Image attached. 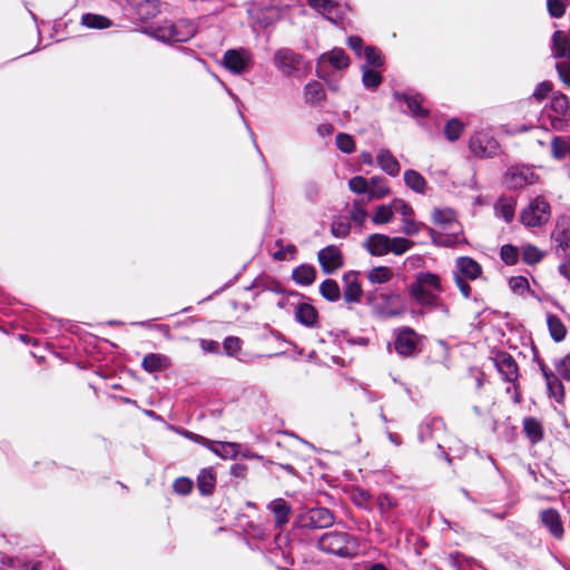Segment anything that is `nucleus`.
<instances>
[{
  "mask_svg": "<svg viewBox=\"0 0 570 570\" xmlns=\"http://www.w3.org/2000/svg\"><path fill=\"white\" fill-rule=\"evenodd\" d=\"M267 509L274 514L276 527L282 528L288 522L291 507L284 499L278 498L271 501Z\"/></svg>",
  "mask_w": 570,
  "mask_h": 570,
  "instance_id": "nucleus-25",
  "label": "nucleus"
},
{
  "mask_svg": "<svg viewBox=\"0 0 570 570\" xmlns=\"http://www.w3.org/2000/svg\"><path fill=\"white\" fill-rule=\"evenodd\" d=\"M390 237L383 234H372L365 240V247L373 256H383L389 253Z\"/></svg>",
  "mask_w": 570,
  "mask_h": 570,
  "instance_id": "nucleus-23",
  "label": "nucleus"
},
{
  "mask_svg": "<svg viewBox=\"0 0 570 570\" xmlns=\"http://www.w3.org/2000/svg\"><path fill=\"white\" fill-rule=\"evenodd\" d=\"M304 101L309 106H320L325 100V91L321 82L311 81L304 87Z\"/></svg>",
  "mask_w": 570,
  "mask_h": 570,
  "instance_id": "nucleus-27",
  "label": "nucleus"
},
{
  "mask_svg": "<svg viewBox=\"0 0 570 570\" xmlns=\"http://www.w3.org/2000/svg\"><path fill=\"white\" fill-rule=\"evenodd\" d=\"M405 185L417 194H424L426 188L425 178L414 169H407L404 171Z\"/></svg>",
  "mask_w": 570,
  "mask_h": 570,
  "instance_id": "nucleus-35",
  "label": "nucleus"
},
{
  "mask_svg": "<svg viewBox=\"0 0 570 570\" xmlns=\"http://www.w3.org/2000/svg\"><path fill=\"white\" fill-rule=\"evenodd\" d=\"M362 82L364 87L368 90H376L377 87L382 82V76L380 72L368 68L367 66H362Z\"/></svg>",
  "mask_w": 570,
  "mask_h": 570,
  "instance_id": "nucleus-41",
  "label": "nucleus"
},
{
  "mask_svg": "<svg viewBox=\"0 0 570 570\" xmlns=\"http://www.w3.org/2000/svg\"><path fill=\"white\" fill-rule=\"evenodd\" d=\"M295 321L308 328H316L320 326L318 312L309 303L301 302L294 307Z\"/></svg>",
  "mask_w": 570,
  "mask_h": 570,
  "instance_id": "nucleus-17",
  "label": "nucleus"
},
{
  "mask_svg": "<svg viewBox=\"0 0 570 570\" xmlns=\"http://www.w3.org/2000/svg\"><path fill=\"white\" fill-rule=\"evenodd\" d=\"M368 189V202L381 199L390 194V188L383 177H372Z\"/></svg>",
  "mask_w": 570,
  "mask_h": 570,
  "instance_id": "nucleus-38",
  "label": "nucleus"
},
{
  "mask_svg": "<svg viewBox=\"0 0 570 570\" xmlns=\"http://www.w3.org/2000/svg\"><path fill=\"white\" fill-rule=\"evenodd\" d=\"M444 429V423L441 419H430L424 421L419 428V440L420 442H426L430 440L438 439L434 433L440 432Z\"/></svg>",
  "mask_w": 570,
  "mask_h": 570,
  "instance_id": "nucleus-29",
  "label": "nucleus"
},
{
  "mask_svg": "<svg viewBox=\"0 0 570 570\" xmlns=\"http://www.w3.org/2000/svg\"><path fill=\"white\" fill-rule=\"evenodd\" d=\"M552 237L558 246L563 250L570 248V227H561L560 225H557Z\"/></svg>",
  "mask_w": 570,
  "mask_h": 570,
  "instance_id": "nucleus-49",
  "label": "nucleus"
},
{
  "mask_svg": "<svg viewBox=\"0 0 570 570\" xmlns=\"http://www.w3.org/2000/svg\"><path fill=\"white\" fill-rule=\"evenodd\" d=\"M337 148L345 154H351L355 149V142L352 136L340 132L335 138Z\"/></svg>",
  "mask_w": 570,
  "mask_h": 570,
  "instance_id": "nucleus-53",
  "label": "nucleus"
},
{
  "mask_svg": "<svg viewBox=\"0 0 570 570\" xmlns=\"http://www.w3.org/2000/svg\"><path fill=\"white\" fill-rule=\"evenodd\" d=\"M307 3L334 23L342 20L347 10V7L341 4L337 0H307Z\"/></svg>",
  "mask_w": 570,
  "mask_h": 570,
  "instance_id": "nucleus-14",
  "label": "nucleus"
},
{
  "mask_svg": "<svg viewBox=\"0 0 570 570\" xmlns=\"http://www.w3.org/2000/svg\"><path fill=\"white\" fill-rule=\"evenodd\" d=\"M392 206L394 213H400L402 215V219L413 216L412 207L402 199H394Z\"/></svg>",
  "mask_w": 570,
  "mask_h": 570,
  "instance_id": "nucleus-62",
  "label": "nucleus"
},
{
  "mask_svg": "<svg viewBox=\"0 0 570 570\" xmlns=\"http://www.w3.org/2000/svg\"><path fill=\"white\" fill-rule=\"evenodd\" d=\"M553 85L550 81H542L537 85V87L533 90L532 97L538 100L542 101L547 96L552 92Z\"/></svg>",
  "mask_w": 570,
  "mask_h": 570,
  "instance_id": "nucleus-60",
  "label": "nucleus"
},
{
  "mask_svg": "<svg viewBox=\"0 0 570 570\" xmlns=\"http://www.w3.org/2000/svg\"><path fill=\"white\" fill-rule=\"evenodd\" d=\"M432 218L436 225H440L445 230L450 232L449 234H443L430 229V235L434 244L451 247L460 242L461 226L451 209H435Z\"/></svg>",
  "mask_w": 570,
  "mask_h": 570,
  "instance_id": "nucleus-2",
  "label": "nucleus"
},
{
  "mask_svg": "<svg viewBox=\"0 0 570 570\" xmlns=\"http://www.w3.org/2000/svg\"><path fill=\"white\" fill-rule=\"evenodd\" d=\"M344 289L343 297L347 303L360 302L362 287L357 279V273L348 272L343 276Z\"/></svg>",
  "mask_w": 570,
  "mask_h": 570,
  "instance_id": "nucleus-19",
  "label": "nucleus"
},
{
  "mask_svg": "<svg viewBox=\"0 0 570 570\" xmlns=\"http://www.w3.org/2000/svg\"><path fill=\"white\" fill-rule=\"evenodd\" d=\"M542 373L546 380L548 393L552 396L557 402H560L563 399V385L559 377L544 366L541 367Z\"/></svg>",
  "mask_w": 570,
  "mask_h": 570,
  "instance_id": "nucleus-30",
  "label": "nucleus"
},
{
  "mask_svg": "<svg viewBox=\"0 0 570 570\" xmlns=\"http://www.w3.org/2000/svg\"><path fill=\"white\" fill-rule=\"evenodd\" d=\"M393 277V271L392 268L387 266H377L372 268L367 273V279L372 284H385L390 282Z\"/></svg>",
  "mask_w": 570,
  "mask_h": 570,
  "instance_id": "nucleus-40",
  "label": "nucleus"
},
{
  "mask_svg": "<svg viewBox=\"0 0 570 570\" xmlns=\"http://www.w3.org/2000/svg\"><path fill=\"white\" fill-rule=\"evenodd\" d=\"M547 8L552 18H561L566 12V4L561 0H547Z\"/></svg>",
  "mask_w": 570,
  "mask_h": 570,
  "instance_id": "nucleus-61",
  "label": "nucleus"
},
{
  "mask_svg": "<svg viewBox=\"0 0 570 570\" xmlns=\"http://www.w3.org/2000/svg\"><path fill=\"white\" fill-rule=\"evenodd\" d=\"M216 484V475L213 469H203L197 476V488L202 495L213 493Z\"/></svg>",
  "mask_w": 570,
  "mask_h": 570,
  "instance_id": "nucleus-32",
  "label": "nucleus"
},
{
  "mask_svg": "<svg viewBox=\"0 0 570 570\" xmlns=\"http://www.w3.org/2000/svg\"><path fill=\"white\" fill-rule=\"evenodd\" d=\"M509 286L514 294L524 295L530 291L529 281L524 276H512L509 279Z\"/></svg>",
  "mask_w": 570,
  "mask_h": 570,
  "instance_id": "nucleus-51",
  "label": "nucleus"
},
{
  "mask_svg": "<svg viewBox=\"0 0 570 570\" xmlns=\"http://www.w3.org/2000/svg\"><path fill=\"white\" fill-rule=\"evenodd\" d=\"M419 335L414 330L404 327L395 335L394 347L402 356H414L419 352Z\"/></svg>",
  "mask_w": 570,
  "mask_h": 570,
  "instance_id": "nucleus-12",
  "label": "nucleus"
},
{
  "mask_svg": "<svg viewBox=\"0 0 570 570\" xmlns=\"http://www.w3.org/2000/svg\"><path fill=\"white\" fill-rule=\"evenodd\" d=\"M421 225L413 219V216L402 219V232L409 236L416 235Z\"/></svg>",
  "mask_w": 570,
  "mask_h": 570,
  "instance_id": "nucleus-63",
  "label": "nucleus"
},
{
  "mask_svg": "<svg viewBox=\"0 0 570 570\" xmlns=\"http://www.w3.org/2000/svg\"><path fill=\"white\" fill-rule=\"evenodd\" d=\"M141 366L146 372L154 373L168 368L170 361L164 354L149 353L142 358Z\"/></svg>",
  "mask_w": 570,
  "mask_h": 570,
  "instance_id": "nucleus-28",
  "label": "nucleus"
},
{
  "mask_svg": "<svg viewBox=\"0 0 570 570\" xmlns=\"http://www.w3.org/2000/svg\"><path fill=\"white\" fill-rule=\"evenodd\" d=\"M543 257V254L541 250H539L535 246L528 245L523 247L522 250V259L529 264L533 265L539 263Z\"/></svg>",
  "mask_w": 570,
  "mask_h": 570,
  "instance_id": "nucleus-54",
  "label": "nucleus"
},
{
  "mask_svg": "<svg viewBox=\"0 0 570 570\" xmlns=\"http://www.w3.org/2000/svg\"><path fill=\"white\" fill-rule=\"evenodd\" d=\"M523 431L532 443H538L543 438V428L534 417L523 420Z\"/></svg>",
  "mask_w": 570,
  "mask_h": 570,
  "instance_id": "nucleus-37",
  "label": "nucleus"
},
{
  "mask_svg": "<svg viewBox=\"0 0 570 570\" xmlns=\"http://www.w3.org/2000/svg\"><path fill=\"white\" fill-rule=\"evenodd\" d=\"M517 202L513 198H500L495 205L498 216L510 223L514 217Z\"/></svg>",
  "mask_w": 570,
  "mask_h": 570,
  "instance_id": "nucleus-39",
  "label": "nucleus"
},
{
  "mask_svg": "<svg viewBox=\"0 0 570 570\" xmlns=\"http://www.w3.org/2000/svg\"><path fill=\"white\" fill-rule=\"evenodd\" d=\"M364 57L366 60V66L368 68L370 67L379 68L384 65V58H383L381 51L379 49H376L375 47H371V46L366 47L364 49Z\"/></svg>",
  "mask_w": 570,
  "mask_h": 570,
  "instance_id": "nucleus-48",
  "label": "nucleus"
},
{
  "mask_svg": "<svg viewBox=\"0 0 570 570\" xmlns=\"http://www.w3.org/2000/svg\"><path fill=\"white\" fill-rule=\"evenodd\" d=\"M330 62L335 69H344L350 65V59L341 48H334L320 57L318 63Z\"/></svg>",
  "mask_w": 570,
  "mask_h": 570,
  "instance_id": "nucleus-31",
  "label": "nucleus"
},
{
  "mask_svg": "<svg viewBox=\"0 0 570 570\" xmlns=\"http://www.w3.org/2000/svg\"><path fill=\"white\" fill-rule=\"evenodd\" d=\"M550 108L559 116H564L569 110V99L564 94H553Z\"/></svg>",
  "mask_w": 570,
  "mask_h": 570,
  "instance_id": "nucleus-46",
  "label": "nucleus"
},
{
  "mask_svg": "<svg viewBox=\"0 0 570 570\" xmlns=\"http://www.w3.org/2000/svg\"><path fill=\"white\" fill-rule=\"evenodd\" d=\"M331 230L334 237L344 238L350 234L351 226L347 219L338 218L332 223Z\"/></svg>",
  "mask_w": 570,
  "mask_h": 570,
  "instance_id": "nucleus-55",
  "label": "nucleus"
},
{
  "mask_svg": "<svg viewBox=\"0 0 570 570\" xmlns=\"http://www.w3.org/2000/svg\"><path fill=\"white\" fill-rule=\"evenodd\" d=\"M321 550L342 558H351L357 553V541L346 532L331 531L318 540Z\"/></svg>",
  "mask_w": 570,
  "mask_h": 570,
  "instance_id": "nucleus-4",
  "label": "nucleus"
},
{
  "mask_svg": "<svg viewBox=\"0 0 570 570\" xmlns=\"http://www.w3.org/2000/svg\"><path fill=\"white\" fill-rule=\"evenodd\" d=\"M81 26L88 28V29H107L112 23L109 18L102 14L97 13H85L81 16L80 20Z\"/></svg>",
  "mask_w": 570,
  "mask_h": 570,
  "instance_id": "nucleus-34",
  "label": "nucleus"
},
{
  "mask_svg": "<svg viewBox=\"0 0 570 570\" xmlns=\"http://www.w3.org/2000/svg\"><path fill=\"white\" fill-rule=\"evenodd\" d=\"M552 50L556 58H568L556 63V68L561 81L570 88V39L560 30L552 36Z\"/></svg>",
  "mask_w": 570,
  "mask_h": 570,
  "instance_id": "nucleus-6",
  "label": "nucleus"
},
{
  "mask_svg": "<svg viewBox=\"0 0 570 570\" xmlns=\"http://www.w3.org/2000/svg\"><path fill=\"white\" fill-rule=\"evenodd\" d=\"M551 155L557 160L570 158V136L554 137L551 141Z\"/></svg>",
  "mask_w": 570,
  "mask_h": 570,
  "instance_id": "nucleus-36",
  "label": "nucleus"
},
{
  "mask_svg": "<svg viewBox=\"0 0 570 570\" xmlns=\"http://www.w3.org/2000/svg\"><path fill=\"white\" fill-rule=\"evenodd\" d=\"M348 188L355 194H368L370 183L363 176H354L348 180Z\"/></svg>",
  "mask_w": 570,
  "mask_h": 570,
  "instance_id": "nucleus-56",
  "label": "nucleus"
},
{
  "mask_svg": "<svg viewBox=\"0 0 570 570\" xmlns=\"http://www.w3.org/2000/svg\"><path fill=\"white\" fill-rule=\"evenodd\" d=\"M558 373L570 381V355L566 356L558 365Z\"/></svg>",
  "mask_w": 570,
  "mask_h": 570,
  "instance_id": "nucleus-64",
  "label": "nucleus"
},
{
  "mask_svg": "<svg viewBox=\"0 0 570 570\" xmlns=\"http://www.w3.org/2000/svg\"><path fill=\"white\" fill-rule=\"evenodd\" d=\"M350 215H351V219L354 223L362 225L367 217V212L365 209V202L355 200L352 205Z\"/></svg>",
  "mask_w": 570,
  "mask_h": 570,
  "instance_id": "nucleus-52",
  "label": "nucleus"
},
{
  "mask_svg": "<svg viewBox=\"0 0 570 570\" xmlns=\"http://www.w3.org/2000/svg\"><path fill=\"white\" fill-rule=\"evenodd\" d=\"M320 265L325 274H332L343 266V256L335 245L321 249L317 254Z\"/></svg>",
  "mask_w": 570,
  "mask_h": 570,
  "instance_id": "nucleus-16",
  "label": "nucleus"
},
{
  "mask_svg": "<svg viewBox=\"0 0 570 570\" xmlns=\"http://www.w3.org/2000/svg\"><path fill=\"white\" fill-rule=\"evenodd\" d=\"M443 292L441 277L429 271H421L415 275L409 287L410 296L422 307L449 315V307L442 302L440 295Z\"/></svg>",
  "mask_w": 570,
  "mask_h": 570,
  "instance_id": "nucleus-1",
  "label": "nucleus"
},
{
  "mask_svg": "<svg viewBox=\"0 0 570 570\" xmlns=\"http://www.w3.org/2000/svg\"><path fill=\"white\" fill-rule=\"evenodd\" d=\"M197 32L196 23L188 19L164 21L151 29V35L163 42H186Z\"/></svg>",
  "mask_w": 570,
  "mask_h": 570,
  "instance_id": "nucleus-3",
  "label": "nucleus"
},
{
  "mask_svg": "<svg viewBox=\"0 0 570 570\" xmlns=\"http://www.w3.org/2000/svg\"><path fill=\"white\" fill-rule=\"evenodd\" d=\"M206 448L222 459H236L239 454L240 444L235 442H217L209 440V446Z\"/></svg>",
  "mask_w": 570,
  "mask_h": 570,
  "instance_id": "nucleus-26",
  "label": "nucleus"
},
{
  "mask_svg": "<svg viewBox=\"0 0 570 570\" xmlns=\"http://www.w3.org/2000/svg\"><path fill=\"white\" fill-rule=\"evenodd\" d=\"M389 253L392 252L395 255H402L412 248L414 243L404 237H390Z\"/></svg>",
  "mask_w": 570,
  "mask_h": 570,
  "instance_id": "nucleus-47",
  "label": "nucleus"
},
{
  "mask_svg": "<svg viewBox=\"0 0 570 570\" xmlns=\"http://www.w3.org/2000/svg\"><path fill=\"white\" fill-rule=\"evenodd\" d=\"M303 528L324 529L334 523V514L327 508H314L299 515Z\"/></svg>",
  "mask_w": 570,
  "mask_h": 570,
  "instance_id": "nucleus-11",
  "label": "nucleus"
},
{
  "mask_svg": "<svg viewBox=\"0 0 570 570\" xmlns=\"http://www.w3.org/2000/svg\"><path fill=\"white\" fill-rule=\"evenodd\" d=\"M222 63L232 73L242 75L252 67L253 53L244 47L228 49L223 56Z\"/></svg>",
  "mask_w": 570,
  "mask_h": 570,
  "instance_id": "nucleus-8",
  "label": "nucleus"
},
{
  "mask_svg": "<svg viewBox=\"0 0 570 570\" xmlns=\"http://www.w3.org/2000/svg\"><path fill=\"white\" fill-rule=\"evenodd\" d=\"M224 351L228 356H235L242 346L240 338L236 336H228L225 338L224 343Z\"/></svg>",
  "mask_w": 570,
  "mask_h": 570,
  "instance_id": "nucleus-59",
  "label": "nucleus"
},
{
  "mask_svg": "<svg viewBox=\"0 0 570 570\" xmlns=\"http://www.w3.org/2000/svg\"><path fill=\"white\" fill-rule=\"evenodd\" d=\"M540 519L542 524L550 531V533L557 538L561 539L563 535V524L561 521V517L559 512L554 509H546L541 512Z\"/></svg>",
  "mask_w": 570,
  "mask_h": 570,
  "instance_id": "nucleus-20",
  "label": "nucleus"
},
{
  "mask_svg": "<svg viewBox=\"0 0 570 570\" xmlns=\"http://www.w3.org/2000/svg\"><path fill=\"white\" fill-rule=\"evenodd\" d=\"M136 12L137 17L141 20L154 18L158 12L157 0H125Z\"/></svg>",
  "mask_w": 570,
  "mask_h": 570,
  "instance_id": "nucleus-22",
  "label": "nucleus"
},
{
  "mask_svg": "<svg viewBox=\"0 0 570 570\" xmlns=\"http://www.w3.org/2000/svg\"><path fill=\"white\" fill-rule=\"evenodd\" d=\"M393 214L394 212L392 204L379 206L373 216V223L376 225L387 224L391 222Z\"/></svg>",
  "mask_w": 570,
  "mask_h": 570,
  "instance_id": "nucleus-50",
  "label": "nucleus"
},
{
  "mask_svg": "<svg viewBox=\"0 0 570 570\" xmlns=\"http://www.w3.org/2000/svg\"><path fill=\"white\" fill-rule=\"evenodd\" d=\"M500 256L505 264L513 265L518 262L519 250L515 246L503 245L501 247Z\"/></svg>",
  "mask_w": 570,
  "mask_h": 570,
  "instance_id": "nucleus-58",
  "label": "nucleus"
},
{
  "mask_svg": "<svg viewBox=\"0 0 570 570\" xmlns=\"http://www.w3.org/2000/svg\"><path fill=\"white\" fill-rule=\"evenodd\" d=\"M548 327L551 334V337L556 342H561L567 334V330L563 323L554 315L549 314L547 317Z\"/></svg>",
  "mask_w": 570,
  "mask_h": 570,
  "instance_id": "nucleus-43",
  "label": "nucleus"
},
{
  "mask_svg": "<svg viewBox=\"0 0 570 570\" xmlns=\"http://www.w3.org/2000/svg\"><path fill=\"white\" fill-rule=\"evenodd\" d=\"M539 180L538 174L527 165L510 166L504 174V184L510 189H522Z\"/></svg>",
  "mask_w": 570,
  "mask_h": 570,
  "instance_id": "nucleus-9",
  "label": "nucleus"
},
{
  "mask_svg": "<svg viewBox=\"0 0 570 570\" xmlns=\"http://www.w3.org/2000/svg\"><path fill=\"white\" fill-rule=\"evenodd\" d=\"M469 148L475 157L490 158L498 155L500 145L489 130H479L471 136Z\"/></svg>",
  "mask_w": 570,
  "mask_h": 570,
  "instance_id": "nucleus-7",
  "label": "nucleus"
},
{
  "mask_svg": "<svg viewBox=\"0 0 570 570\" xmlns=\"http://www.w3.org/2000/svg\"><path fill=\"white\" fill-rule=\"evenodd\" d=\"M464 130V124L458 119H450L444 126V135L449 141H455Z\"/></svg>",
  "mask_w": 570,
  "mask_h": 570,
  "instance_id": "nucleus-44",
  "label": "nucleus"
},
{
  "mask_svg": "<svg viewBox=\"0 0 570 570\" xmlns=\"http://www.w3.org/2000/svg\"><path fill=\"white\" fill-rule=\"evenodd\" d=\"M493 363L501 377L509 382L514 383L519 377V368L515 360L508 352H497L493 356Z\"/></svg>",
  "mask_w": 570,
  "mask_h": 570,
  "instance_id": "nucleus-13",
  "label": "nucleus"
},
{
  "mask_svg": "<svg viewBox=\"0 0 570 570\" xmlns=\"http://www.w3.org/2000/svg\"><path fill=\"white\" fill-rule=\"evenodd\" d=\"M456 272L464 279L474 281L482 274L481 265L471 257L462 256L456 259Z\"/></svg>",
  "mask_w": 570,
  "mask_h": 570,
  "instance_id": "nucleus-18",
  "label": "nucleus"
},
{
  "mask_svg": "<svg viewBox=\"0 0 570 570\" xmlns=\"http://www.w3.org/2000/svg\"><path fill=\"white\" fill-rule=\"evenodd\" d=\"M396 101H404L409 112L417 120L424 119L429 115V110L423 106L424 98L417 92H397L393 94Z\"/></svg>",
  "mask_w": 570,
  "mask_h": 570,
  "instance_id": "nucleus-15",
  "label": "nucleus"
},
{
  "mask_svg": "<svg viewBox=\"0 0 570 570\" xmlns=\"http://www.w3.org/2000/svg\"><path fill=\"white\" fill-rule=\"evenodd\" d=\"M194 487L189 478L180 476L174 481L173 489L177 494L187 495L191 492Z\"/></svg>",
  "mask_w": 570,
  "mask_h": 570,
  "instance_id": "nucleus-57",
  "label": "nucleus"
},
{
  "mask_svg": "<svg viewBox=\"0 0 570 570\" xmlns=\"http://www.w3.org/2000/svg\"><path fill=\"white\" fill-rule=\"evenodd\" d=\"M376 160L380 168L387 175L392 177H396L399 175L401 166L389 149H380Z\"/></svg>",
  "mask_w": 570,
  "mask_h": 570,
  "instance_id": "nucleus-24",
  "label": "nucleus"
},
{
  "mask_svg": "<svg viewBox=\"0 0 570 570\" xmlns=\"http://www.w3.org/2000/svg\"><path fill=\"white\" fill-rule=\"evenodd\" d=\"M550 217V204L543 196L532 199L520 214L521 223L528 228L541 227L549 222Z\"/></svg>",
  "mask_w": 570,
  "mask_h": 570,
  "instance_id": "nucleus-5",
  "label": "nucleus"
},
{
  "mask_svg": "<svg viewBox=\"0 0 570 570\" xmlns=\"http://www.w3.org/2000/svg\"><path fill=\"white\" fill-rule=\"evenodd\" d=\"M380 297L384 301V305L380 307L382 316L392 317L400 315L403 312V301L400 294H380Z\"/></svg>",
  "mask_w": 570,
  "mask_h": 570,
  "instance_id": "nucleus-21",
  "label": "nucleus"
},
{
  "mask_svg": "<svg viewBox=\"0 0 570 570\" xmlns=\"http://www.w3.org/2000/svg\"><path fill=\"white\" fill-rule=\"evenodd\" d=\"M320 293L325 299L330 302H336L341 296L340 286L333 279H325L322 282L320 285Z\"/></svg>",
  "mask_w": 570,
  "mask_h": 570,
  "instance_id": "nucleus-42",
  "label": "nucleus"
},
{
  "mask_svg": "<svg viewBox=\"0 0 570 570\" xmlns=\"http://www.w3.org/2000/svg\"><path fill=\"white\" fill-rule=\"evenodd\" d=\"M292 277L296 284L302 286H308L313 284L315 281V267L312 265L303 264L293 271Z\"/></svg>",
  "mask_w": 570,
  "mask_h": 570,
  "instance_id": "nucleus-33",
  "label": "nucleus"
},
{
  "mask_svg": "<svg viewBox=\"0 0 570 570\" xmlns=\"http://www.w3.org/2000/svg\"><path fill=\"white\" fill-rule=\"evenodd\" d=\"M376 507L383 519L390 518V512L396 507V501L389 494H380L376 499Z\"/></svg>",
  "mask_w": 570,
  "mask_h": 570,
  "instance_id": "nucleus-45",
  "label": "nucleus"
},
{
  "mask_svg": "<svg viewBox=\"0 0 570 570\" xmlns=\"http://www.w3.org/2000/svg\"><path fill=\"white\" fill-rule=\"evenodd\" d=\"M274 62L275 66L286 76H292L309 67L301 55L288 48L277 50L274 57Z\"/></svg>",
  "mask_w": 570,
  "mask_h": 570,
  "instance_id": "nucleus-10",
  "label": "nucleus"
}]
</instances>
